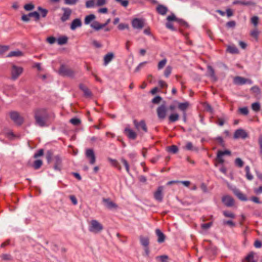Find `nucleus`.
I'll use <instances>...</instances> for the list:
<instances>
[{"label": "nucleus", "instance_id": "nucleus-36", "mask_svg": "<svg viewBox=\"0 0 262 262\" xmlns=\"http://www.w3.org/2000/svg\"><path fill=\"white\" fill-rule=\"evenodd\" d=\"M167 60L166 58H164L163 59L160 61L157 66V68L158 70H162L167 63Z\"/></svg>", "mask_w": 262, "mask_h": 262}, {"label": "nucleus", "instance_id": "nucleus-48", "mask_svg": "<svg viewBox=\"0 0 262 262\" xmlns=\"http://www.w3.org/2000/svg\"><path fill=\"white\" fill-rule=\"evenodd\" d=\"M252 109L255 112H258L260 110V104L258 102H254L251 105Z\"/></svg>", "mask_w": 262, "mask_h": 262}, {"label": "nucleus", "instance_id": "nucleus-44", "mask_svg": "<svg viewBox=\"0 0 262 262\" xmlns=\"http://www.w3.org/2000/svg\"><path fill=\"white\" fill-rule=\"evenodd\" d=\"M29 16H30V17H34L36 21H38L40 18L39 14L36 11L29 13Z\"/></svg>", "mask_w": 262, "mask_h": 262}, {"label": "nucleus", "instance_id": "nucleus-17", "mask_svg": "<svg viewBox=\"0 0 262 262\" xmlns=\"http://www.w3.org/2000/svg\"><path fill=\"white\" fill-rule=\"evenodd\" d=\"M233 5H241L243 6H254L255 5V3H254L252 1H239L235 0L233 2Z\"/></svg>", "mask_w": 262, "mask_h": 262}, {"label": "nucleus", "instance_id": "nucleus-16", "mask_svg": "<svg viewBox=\"0 0 262 262\" xmlns=\"http://www.w3.org/2000/svg\"><path fill=\"white\" fill-rule=\"evenodd\" d=\"M124 133L130 139L135 140L137 138V134L129 127L124 129Z\"/></svg>", "mask_w": 262, "mask_h": 262}, {"label": "nucleus", "instance_id": "nucleus-59", "mask_svg": "<svg viewBox=\"0 0 262 262\" xmlns=\"http://www.w3.org/2000/svg\"><path fill=\"white\" fill-rule=\"evenodd\" d=\"M223 224L224 225H229L230 227H234L235 226V224L231 220H224Z\"/></svg>", "mask_w": 262, "mask_h": 262}, {"label": "nucleus", "instance_id": "nucleus-1", "mask_svg": "<svg viewBox=\"0 0 262 262\" xmlns=\"http://www.w3.org/2000/svg\"><path fill=\"white\" fill-rule=\"evenodd\" d=\"M49 117L47 111L45 109H40L35 113L34 118L36 123L40 127L47 125V121Z\"/></svg>", "mask_w": 262, "mask_h": 262}, {"label": "nucleus", "instance_id": "nucleus-25", "mask_svg": "<svg viewBox=\"0 0 262 262\" xmlns=\"http://www.w3.org/2000/svg\"><path fill=\"white\" fill-rule=\"evenodd\" d=\"M156 233L158 236V242L159 243H162L164 242L165 241V235L164 234L159 230V229H157L156 230Z\"/></svg>", "mask_w": 262, "mask_h": 262}, {"label": "nucleus", "instance_id": "nucleus-24", "mask_svg": "<svg viewBox=\"0 0 262 262\" xmlns=\"http://www.w3.org/2000/svg\"><path fill=\"white\" fill-rule=\"evenodd\" d=\"M235 195L241 201H246L247 200V197L238 189L234 190Z\"/></svg>", "mask_w": 262, "mask_h": 262}, {"label": "nucleus", "instance_id": "nucleus-15", "mask_svg": "<svg viewBox=\"0 0 262 262\" xmlns=\"http://www.w3.org/2000/svg\"><path fill=\"white\" fill-rule=\"evenodd\" d=\"M222 202L227 207H231L234 205L233 199L229 195H225L222 198Z\"/></svg>", "mask_w": 262, "mask_h": 262}, {"label": "nucleus", "instance_id": "nucleus-11", "mask_svg": "<svg viewBox=\"0 0 262 262\" xmlns=\"http://www.w3.org/2000/svg\"><path fill=\"white\" fill-rule=\"evenodd\" d=\"M11 119L16 124L20 125L23 122V118L16 112H12L10 114Z\"/></svg>", "mask_w": 262, "mask_h": 262}, {"label": "nucleus", "instance_id": "nucleus-20", "mask_svg": "<svg viewBox=\"0 0 262 262\" xmlns=\"http://www.w3.org/2000/svg\"><path fill=\"white\" fill-rule=\"evenodd\" d=\"M79 89L83 92L84 95L86 97H90L92 96V93L90 90L83 84H79Z\"/></svg>", "mask_w": 262, "mask_h": 262}, {"label": "nucleus", "instance_id": "nucleus-49", "mask_svg": "<svg viewBox=\"0 0 262 262\" xmlns=\"http://www.w3.org/2000/svg\"><path fill=\"white\" fill-rule=\"evenodd\" d=\"M251 91L256 95H259L260 93V90L258 86L254 85L252 86L251 89Z\"/></svg>", "mask_w": 262, "mask_h": 262}, {"label": "nucleus", "instance_id": "nucleus-30", "mask_svg": "<svg viewBox=\"0 0 262 262\" xmlns=\"http://www.w3.org/2000/svg\"><path fill=\"white\" fill-rule=\"evenodd\" d=\"M23 55V52L19 50L13 51L10 52L7 55V57H19Z\"/></svg>", "mask_w": 262, "mask_h": 262}, {"label": "nucleus", "instance_id": "nucleus-6", "mask_svg": "<svg viewBox=\"0 0 262 262\" xmlns=\"http://www.w3.org/2000/svg\"><path fill=\"white\" fill-rule=\"evenodd\" d=\"M59 73L60 75L65 76L73 77L74 76V72L71 69L66 67L62 65L59 69Z\"/></svg>", "mask_w": 262, "mask_h": 262}, {"label": "nucleus", "instance_id": "nucleus-7", "mask_svg": "<svg viewBox=\"0 0 262 262\" xmlns=\"http://www.w3.org/2000/svg\"><path fill=\"white\" fill-rule=\"evenodd\" d=\"M234 83L237 85H243L246 83L252 84L253 82L251 79H247L240 76H236L234 78Z\"/></svg>", "mask_w": 262, "mask_h": 262}, {"label": "nucleus", "instance_id": "nucleus-26", "mask_svg": "<svg viewBox=\"0 0 262 262\" xmlns=\"http://www.w3.org/2000/svg\"><path fill=\"white\" fill-rule=\"evenodd\" d=\"M207 75L210 77L213 80H216L217 79L215 75L214 71L210 66L207 67Z\"/></svg>", "mask_w": 262, "mask_h": 262}, {"label": "nucleus", "instance_id": "nucleus-51", "mask_svg": "<svg viewBox=\"0 0 262 262\" xmlns=\"http://www.w3.org/2000/svg\"><path fill=\"white\" fill-rule=\"evenodd\" d=\"M38 10L40 12L41 15L42 17H45L47 16L48 12L47 9L42 8L41 7H38Z\"/></svg>", "mask_w": 262, "mask_h": 262}, {"label": "nucleus", "instance_id": "nucleus-2", "mask_svg": "<svg viewBox=\"0 0 262 262\" xmlns=\"http://www.w3.org/2000/svg\"><path fill=\"white\" fill-rule=\"evenodd\" d=\"M103 229L102 225L96 220H92L89 223V230L91 232L98 233Z\"/></svg>", "mask_w": 262, "mask_h": 262}, {"label": "nucleus", "instance_id": "nucleus-9", "mask_svg": "<svg viewBox=\"0 0 262 262\" xmlns=\"http://www.w3.org/2000/svg\"><path fill=\"white\" fill-rule=\"evenodd\" d=\"M233 137L235 139L239 138L245 139L248 137V134L243 129L239 128L235 131Z\"/></svg>", "mask_w": 262, "mask_h": 262}, {"label": "nucleus", "instance_id": "nucleus-4", "mask_svg": "<svg viewBox=\"0 0 262 262\" xmlns=\"http://www.w3.org/2000/svg\"><path fill=\"white\" fill-rule=\"evenodd\" d=\"M23 70L22 67L13 64L11 70L12 79L13 80H16L22 74Z\"/></svg>", "mask_w": 262, "mask_h": 262}, {"label": "nucleus", "instance_id": "nucleus-38", "mask_svg": "<svg viewBox=\"0 0 262 262\" xmlns=\"http://www.w3.org/2000/svg\"><path fill=\"white\" fill-rule=\"evenodd\" d=\"M244 262H256L254 259V253H250L245 258Z\"/></svg>", "mask_w": 262, "mask_h": 262}, {"label": "nucleus", "instance_id": "nucleus-52", "mask_svg": "<svg viewBox=\"0 0 262 262\" xmlns=\"http://www.w3.org/2000/svg\"><path fill=\"white\" fill-rule=\"evenodd\" d=\"M250 35L257 40L259 35V31L257 29H255L251 31Z\"/></svg>", "mask_w": 262, "mask_h": 262}, {"label": "nucleus", "instance_id": "nucleus-40", "mask_svg": "<svg viewBox=\"0 0 262 262\" xmlns=\"http://www.w3.org/2000/svg\"><path fill=\"white\" fill-rule=\"evenodd\" d=\"M172 72V67L170 66H168L166 67L164 71V75L165 77L167 78L171 74Z\"/></svg>", "mask_w": 262, "mask_h": 262}, {"label": "nucleus", "instance_id": "nucleus-10", "mask_svg": "<svg viewBox=\"0 0 262 262\" xmlns=\"http://www.w3.org/2000/svg\"><path fill=\"white\" fill-rule=\"evenodd\" d=\"M134 124L138 130L140 131L143 130L145 133L147 132V128L144 120L138 122L136 120H134Z\"/></svg>", "mask_w": 262, "mask_h": 262}, {"label": "nucleus", "instance_id": "nucleus-64", "mask_svg": "<svg viewBox=\"0 0 262 262\" xmlns=\"http://www.w3.org/2000/svg\"><path fill=\"white\" fill-rule=\"evenodd\" d=\"M43 155V150L42 149H39L34 155V158H37Z\"/></svg>", "mask_w": 262, "mask_h": 262}, {"label": "nucleus", "instance_id": "nucleus-57", "mask_svg": "<svg viewBox=\"0 0 262 262\" xmlns=\"http://www.w3.org/2000/svg\"><path fill=\"white\" fill-rule=\"evenodd\" d=\"M235 164L237 166L242 167L243 166L244 162L241 158H237L235 160Z\"/></svg>", "mask_w": 262, "mask_h": 262}, {"label": "nucleus", "instance_id": "nucleus-34", "mask_svg": "<svg viewBox=\"0 0 262 262\" xmlns=\"http://www.w3.org/2000/svg\"><path fill=\"white\" fill-rule=\"evenodd\" d=\"M90 26L92 28L96 31H99L101 29V24L97 21H94Z\"/></svg>", "mask_w": 262, "mask_h": 262}, {"label": "nucleus", "instance_id": "nucleus-54", "mask_svg": "<svg viewBox=\"0 0 262 262\" xmlns=\"http://www.w3.org/2000/svg\"><path fill=\"white\" fill-rule=\"evenodd\" d=\"M259 18L256 16H254L251 18V23L255 26L256 27L258 24Z\"/></svg>", "mask_w": 262, "mask_h": 262}, {"label": "nucleus", "instance_id": "nucleus-47", "mask_svg": "<svg viewBox=\"0 0 262 262\" xmlns=\"http://www.w3.org/2000/svg\"><path fill=\"white\" fill-rule=\"evenodd\" d=\"M223 213L224 215L227 217H229V218H231V219H234L235 217V214L230 211H224Z\"/></svg>", "mask_w": 262, "mask_h": 262}, {"label": "nucleus", "instance_id": "nucleus-33", "mask_svg": "<svg viewBox=\"0 0 262 262\" xmlns=\"http://www.w3.org/2000/svg\"><path fill=\"white\" fill-rule=\"evenodd\" d=\"M108 160L111 162L113 166L117 168L120 171L121 170V167L116 160L108 158Z\"/></svg>", "mask_w": 262, "mask_h": 262}, {"label": "nucleus", "instance_id": "nucleus-8", "mask_svg": "<svg viewBox=\"0 0 262 262\" xmlns=\"http://www.w3.org/2000/svg\"><path fill=\"white\" fill-rule=\"evenodd\" d=\"M164 189V187L162 186H159L156 191L154 193V196L155 199L159 202H161L163 201V191Z\"/></svg>", "mask_w": 262, "mask_h": 262}, {"label": "nucleus", "instance_id": "nucleus-32", "mask_svg": "<svg viewBox=\"0 0 262 262\" xmlns=\"http://www.w3.org/2000/svg\"><path fill=\"white\" fill-rule=\"evenodd\" d=\"M189 105L188 102L179 103L178 104V108L181 111L185 113L186 110L187 109Z\"/></svg>", "mask_w": 262, "mask_h": 262}, {"label": "nucleus", "instance_id": "nucleus-45", "mask_svg": "<svg viewBox=\"0 0 262 262\" xmlns=\"http://www.w3.org/2000/svg\"><path fill=\"white\" fill-rule=\"evenodd\" d=\"M121 161L122 162V163L124 165V167L125 168L126 172L128 173H130L129 172H130L129 165L127 161L125 159H124L123 158L121 159Z\"/></svg>", "mask_w": 262, "mask_h": 262}, {"label": "nucleus", "instance_id": "nucleus-50", "mask_svg": "<svg viewBox=\"0 0 262 262\" xmlns=\"http://www.w3.org/2000/svg\"><path fill=\"white\" fill-rule=\"evenodd\" d=\"M48 163H50L53 157V152L51 150H48L46 155Z\"/></svg>", "mask_w": 262, "mask_h": 262}, {"label": "nucleus", "instance_id": "nucleus-5", "mask_svg": "<svg viewBox=\"0 0 262 262\" xmlns=\"http://www.w3.org/2000/svg\"><path fill=\"white\" fill-rule=\"evenodd\" d=\"M132 26L135 29L141 30L145 25V20L143 18H135L132 20Z\"/></svg>", "mask_w": 262, "mask_h": 262}, {"label": "nucleus", "instance_id": "nucleus-39", "mask_svg": "<svg viewBox=\"0 0 262 262\" xmlns=\"http://www.w3.org/2000/svg\"><path fill=\"white\" fill-rule=\"evenodd\" d=\"M68 41V37L66 36H61L57 39V42L59 45L66 44Z\"/></svg>", "mask_w": 262, "mask_h": 262}, {"label": "nucleus", "instance_id": "nucleus-56", "mask_svg": "<svg viewBox=\"0 0 262 262\" xmlns=\"http://www.w3.org/2000/svg\"><path fill=\"white\" fill-rule=\"evenodd\" d=\"M238 111L241 114L244 115H247L249 113V111L247 107H241L239 108Z\"/></svg>", "mask_w": 262, "mask_h": 262}, {"label": "nucleus", "instance_id": "nucleus-27", "mask_svg": "<svg viewBox=\"0 0 262 262\" xmlns=\"http://www.w3.org/2000/svg\"><path fill=\"white\" fill-rule=\"evenodd\" d=\"M139 238L140 243L144 247V248L148 247L149 240L148 237L140 236Z\"/></svg>", "mask_w": 262, "mask_h": 262}, {"label": "nucleus", "instance_id": "nucleus-62", "mask_svg": "<svg viewBox=\"0 0 262 262\" xmlns=\"http://www.w3.org/2000/svg\"><path fill=\"white\" fill-rule=\"evenodd\" d=\"M204 107L205 110L206 111L209 112L211 113H213V109L211 107V106H210V105H209L208 103H204Z\"/></svg>", "mask_w": 262, "mask_h": 262}, {"label": "nucleus", "instance_id": "nucleus-19", "mask_svg": "<svg viewBox=\"0 0 262 262\" xmlns=\"http://www.w3.org/2000/svg\"><path fill=\"white\" fill-rule=\"evenodd\" d=\"M115 56L113 53L109 52L106 54L103 58L104 62L103 64L106 66H107L114 58Z\"/></svg>", "mask_w": 262, "mask_h": 262}, {"label": "nucleus", "instance_id": "nucleus-41", "mask_svg": "<svg viewBox=\"0 0 262 262\" xmlns=\"http://www.w3.org/2000/svg\"><path fill=\"white\" fill-rule=\"evenodd\" d=\"M96 5L95 0H89L85 3V7L87 8H91L94 7Z\"/></svg>", "mask_w": 262, "mask_h": 262}, {"label": "nucleus", "instance_id": "nucleus-43", "mask_svg": "<svg viewBox=\"0 0 262 262\" xmlns=\"http://www.w3.org/2000/svg\"><path fill=\"white\" fill-rule=\"evenodd\" d=\"M245 171L246 172V178L249 180H252L253 179V176L250 172V167L249 166H246L245 167Z\"/></svg>", "mask_w": 262, "mask_h": 262}, {"label": "nucleus", "instance_id": "nucleus-13", "mask_svg": "<svg viewBox=\"0 0 262 262\" xmlns=\"http://www.w3.org/2000/svg\"><path fill=\"white\" fill-rule=\"evenodd\" d=\"M86 157L89 159L91 164H94L96 162V156L92 149H88L85 152Z\"/></svg>", "mask_w": 262, "mask_h": 262}, {"label": "nucleus", "instance_id": "nucleus-60", "mask_svg": "<svg viewBox=\"0 0 262 262\" xmlns=\"http://www.w3.org/2000/svg\"><path fill=\"white\" fill-rule=\"evenodd\" d=\"M70 122L74 125H78L80 123V120L76 118H72Z\"/></svg>", "mask_w": 262, "mask_h": 262}, {"label": "nucleus", "instance_id": "nucleus-28", "mask_svg": "<svg viewBox=\"0 0 262 262\" xmlns=\"http://www.w3.org/2000/svg\"><path fill=\"white\" fill-rule=\"evenodd\" d=\"M96 18V16L93 14H91L88 15H86L85 17L84 23L85 25H89L90 24V23L94 20Z\"/></svg>", "mask_w": 262, "mask_h": 262}, {"label": "nucleus", "instance_id": "nucleus-53", "mask_svg": "<svg viewBox=\"0 0 262 262\" xmlns=\"http://www.w3.org/2000/svg\"><path fill=\"white\" fill-rule=\"evenodd\" d=\"M212 224H213L212 222H209L208 223H206V224H202L201 225V227L202 229L206 230L208 229L210 227L212 226Z\"/></svg>", "mask_w": 262, "mask_h": 262}, {"label": "nucleus", "instance_id": "nucleus-63", "mask_svg": "<svg viewBox=\"0 0 262 262\" xmlns=\"http://www.w3.org/2000/svg\"><path fill=\"white\" fill-rule=\"evenodd\" d=\"M34 8V6L32 4H27L24 6V9L27 11H31Z\"/></svg>", "mask_w": 262, "mask_h": 262}, {"label": "nucleus", "instance_id": "nucleus-23", "mask_svg": "<svg viewBox=\"0 0 262 262\" xmlns=\"http://www.w3.org/2000/svg\"><path fill=\"white\" fill-rule=\"evenodd\" d=\"M103 202L105 203L106 207L108 209H113L117 207V205L111 201L109 199H103Z\"/></svg>", "mask_w": 262, "mask_h": 262}, {"label": "nucleus", "instance_id": "nucleus-46", "mask_svg": "<svg viewBox=\"0 0 262 262\" xmlns=\"http://www.w3.org/2000/svg\"><path fill=\"white\" fill-rule=\"evenodd\" d=\"M42 165V162L40 160H35L33 164V167L35 169H39Z\"/></svg>", "mask_w": 262, "mask_h": 262}, {"label": "nucleus", "instance_id": "nucleus-37", "mask_svg": "<svg viewBox=\"0 0 262 262\" xmlns=\"http://www.w3.org/2000/svg\"><path fill=\"white\" fill-rule=\"evenodd\" d=\"M227 50L228 52L232 54H236L238 53V50L235 46H228Z\"/></svg>", "mask_w": 262, "mask_h": 262}, {"label": "nucleus", "instance_id": "nucleus-61", "mask_svg": "<svg viewBox=\"0 0 262 262\" xmlns=\"http://www.w3.org/2000/svg\"><path fill=\"white\" fill-rule=\"evenodd\" d=\"M166 19L168 22H170L171 21H177L178 18L176 17L174 14H171V15L168 16Z\"/></svg>", "mask_w": 262, "mask_h": 262}, {"label": "nucleus", "instance_id": "nucleus-35", "mask_svg": "<svg viewBox=\"0 0 262 262\" xmlns=\"http://www.w3.org/2000/svg\"><path fill=\"white\" fill-rule=\"evenodd\" d=\"M90 26L92 28L96 31H99L101 29V24L97 21H94Z\"/></svg>", "mask_w": 262, "mask_h": 262}, {"label": "nucleus", "instance_id": "nucleus-3", "mask_svg": "<svg viewBox=\"0 0 262 262\" xmlns=\"http://www.w3.org/2000/svg\"><path fill=\"white\" fill-rule=\"evenodd\" d=\"M231 151L229 150H225L224 151L222 150H219L217 152V156L215 159V163L214 164L215 166H217V163L222 164H223L224 162V156L225 155H228L230 156L231 155Z\"/></svg>", "mask_w": 262, "mask_h": 262}, {"label": "nucleus", "instance_id": "nucleus-18", "mask_svg": "<svg viewBox=\"0 0 262 262\" xmlns=\"http://www.w3.org/2000/svg\"><path fill=\"white\" fill-rule=\"evenodd\" d=\"M82 26V23L79 18L74 19L71 23L70 29L72 30H75L77 28L80 27Z\"/></svg>", "mask_w": 262, "mask_h": 262}, {"label": "nucleus", "instance_id": "nucleus-42", "mask_svg": "<svg viewBox=\"0 0 262 262\" xmlns=\"http://www.w3.org/2000/svg\"><path fill=\"white\" fill-rule=\"evenodd\" d=\"M156 259L160 262H167L168 257L167 255H163L156 257Z\"/></svg>", "mask_w": 262, "mask_h": 262}, {"label": "nucleus", "instance_id": "nucleus-12", "mask_svg": "<svg viewBox=\"0 0 262 262\" xmlns=\"http://www.w3.org/2000/svg\"><path fill=\"white\" fill-rule=\"evenodd\" d=\"M167 110L165 105L159 106L157 110V113L158 118L160 119H164L166 116Z\"/></svg>", "mask_w": 262, "mask_h": 262}, {"label": "nucleus", "instance_id": "nucleus-22", "mask_svg": "<svg viewBox=\"0 0 262 262\" xmlns=\"http://www.w3.org/2000/svg\"><path fill=\"white\" fill-rule=\"evenodd\" d=\"M156 9L158 13L162 15H165L168 11L167 8L163 5H158Z\"/></svg>", "mask_w": 262, "mask_h": 262}, {"label": "nucleus", "instance_id": "nucleus-58", "mask_svg": "<svg viewBox=\"0 0 262 262\" xmlns=\"http://www.w3.org/2000/svg\"><path fill=\"white\" fill-rule=\"evenodd\" d=\"M178 151V148L176 145H172L168 147V151L176 154Z\"/></svg>", "mask_w": 262, "mask_h": 262}, {"label": "nucleus", "instance_id": "nucleus-55", "mask_svg": "<svg viewBox=\"0 0 262 262\" xmlns=\"http://www.w3.org/2000/svg\"><path fill=\"white\" fill-rule=\"evenodd\" d=\"M118 29L119 30H123L124 29H128L129 26L127 24L121 23L118 26Z\"/></svg>", "mask_w": 262, "mask_h": 262}, {"label": "nucleus", "instance_id": "nucleus-31", "mask_svg": "<svg viewBox=\"0 0 262 262\" xmlns=\"http://www.w3.org/2000/svg\"><path fill=\"white\" fill-rule=\"evenodd\" d=\"M185 149L188 150H193L196 151H198L199 150L198 147H194L193 146V144L191 142H188L186 143Z\"/></svg>", "mask_w": 262, "mask_h": 262}, {"label": "nucleus", "instance_id": "nucleus-21", "mask_svg": "<svg viewBox=\"0 0 262 262\" xmlns=\"http://www.w3.org/2000/svg\"><path fill=\"white\" fill-rule=\"evenodd\" d=\"M55 165L54 169L56 170H60L61 168V159L59 156H56L54 158Z\"/></svg>", "mask_w": 262, "mask_h": 262}, {"label": "nucleus", "instance_id": "nucleus-29", "mask_svg": "<svg viewBox=\"0 0 262 262\" xmlns=\"http://www.w3.org/2000/svg\"><path fill=\"white\" fill-rule=\"evenodd\" d=\"M179 119V115L177 113H173L169 115L168 120L169 122H174L178 121Z\"/></svg>", "mask_w": 262, "mask_h": 262}, {"label": "nucleus", "instance_id": "nucleus-14", "mask_svg": "<svg viewBox=\"0 0 262 262\" xmlns=\"http://www.w3.org/2000/svg\"><path fill=\"white\" fill-rule=\"evenodd\" d=\"M62 10L63 11V13L60 19L62 22H64L69 19L72 13V11L69 8H62Z\"/></svg>", "mask_w": 262, "mask_h": 262}]
</instances>
